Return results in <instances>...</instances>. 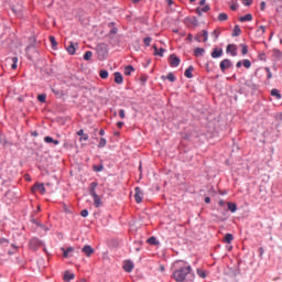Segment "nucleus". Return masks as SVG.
<instances>
[{
  "label": "nucleus",
  "instance_id": "nucleus-12",
  "mask_svg": "<svg viewBox=\"0 0 282 282\" xmlns=\"http://www.w3.org/2000/svg\"><path fill=\"white\" fill-rule=\"evenodd\" d=\"M33 191H39V193L45 195V185L43 183H35L33 185Z\"/></svg>",
  "mask_w": 282,
  "mask_h": 282
},
{
  "label": "nucleus",
  "instance_id": "nucleus-4",
  "mask_svg": "<svg viewBox=\"0 0 282 282\" xmlns=\"http://www.w3.org/2000/svg\"><path fill=\"white\" fill-rule=\"evenodd\" d=\"M45 246V242L41 240L39 237H33L29 240V248L33 252H36L39 248H43Z\"/></svg>",
  "mask_w": 282,
  "mask_h": 282
},
{
  "label": "nucleus",
  "instance_id": "nucleus-48",
  "mask_svg": "<svg viewBox=\"0 0 282 282\" xmlns=\"http://www.w3.org/2000/svg\"><path fill=\"white\" fill-rule=\"evenodd\" d=\"M119 117L121 118V120H124L127 118V115L124 113V109L119 110Z\"/></svg>",
  "mask_w": 282,
  "mask_h": 282
},
{
  "label": "nucleus",
  "instance_id": "nucleus-1",
  "mask_svg": "<svg viewBox=\"0 0 282 282\" xmlns=\"http://www.w3.org/2000/svg\"><path fill=\"white\" fill-rule=\"evenodd\" d=\"M172 279L176 282H193L195 281V272L193 267L184 260H178L176 262V268L173 271Z\"/></svg>",
  "mask_w": 282,
  "mask_h": 282
},
{
  "label": "nucleus",
  "instance_id": "nucleus-44",
  "mask_svg": "<svg viewBox=\"0 0 282 282\" xmlns=\"http://www.w3.org/2000/svg\"><path fill=\"white\" fill-rule=\"evenodd\" d=\"M165 48L164 47H161L159 50V53H154V56H160L161 58L164 57V53H165Z\"/></svg>",
  "mask_w": 282,
  "mask_h": 282
},
{
  "label": "nucleus",
  "instance_id": "nucleus-21",
  "mask_svg": "<svg viewBox=\"0 0 282 282\" xmlns=\"http://www.w3.org/2000/svg\"><path fill=\"white\" fill-rule=\"evenodd\" d=\"M76 278V275L69 271H66L65 274H64V281L65 282H68V281H72Z\"/></svg>",
  "mask_w": 282,
  "mask_h": 282
},
{
  "label": "nucleus",
  "instance_id": "nucleus-6",
  "mask_svg": "<svg viewBox=\"0 0 282 282\" xmlns=\"http://www.w3.org/2000/svg\"><path fill=\"white\" fill-rule=\"evenodd\" d=\"M220 72H226V69H230L232 67V61L225 58L219 64Z\"/></svg>",
  "mask_w": 282,
  "mask_h": 282
},
{
  "label": "nucleus",
  "instance_id": "nucleus-42",
  "mask_svg": "<svg viewBox=\"0 0 282 282\" xmlns=\"http://www.w3.org/2000/svg\"><path fill=\"white\" fill-rule=\"evenodd\" d=\"M240 47H241V54L243 56H246V54H248V45L246 44H240Z\"/></svg>",
  "mask_w": 282,
  "mask_h": 282
},
{
  "label": "nucleus",
  "instance_id": "nucleus-32",
  "mask_svg": "<svg viewBox=\"0 0 282 282\" xmlns=\"http://www.w3.org/2000/svg\"><path fill=\"white\" fill-rule=\"evenodd\" d=\"M0 144H2L3 147H8V144H10L8 139H6V135H3L2 133H0Z\"/></svg>",
  "mask_w": 282,
  "mask_h": 282
},
{
  "label": "nucleus",
  "instance_id": "nucleus-24",
  "mask_svg": "<svg viewBox=\"0 0 282 282\" xmlns=\"http://www.w3.org/2000/svg\"><path fill=\"white\" fill-rule=\"evenodd\" d=\"M239 21H240V23H246V21H252V14L248 13V14H246L243 17H240Z\"/></svg>",
  "mask_w": 282,
  "mask_h": 282
},
{
  "label": "nucleus",
  "instance_id": "nucleus-31",
  "mask_svg": "<svg viewBox=\"0 0 282 282\" xmlns=\"http://www.w3.org/2000/svg\"><path fill=\"white\" fill-rule=\"evenodd\" d=\"M273 56H274V58H276L278 61L281 59V58H282V52H281V50L274 48V50H273Z\"/></svg>",
  "mask_w": 282,
  "mask_h": 282
},
{
  "label": "nucleus",
  "instance_id": "nucleus-10",
  "mask_svg": "<svg viewBox=\"0 0 282 282\" xmlns=\"http://www.w3.org/2000/svg\"><path fill=\"white\" fill-rule=\"evenodd\" d=\"M224 56V48L215 47L212 52V58H221Z\"/></svg>",
  "mask_w": 282,
  "mask_h": 282
},
{
  "label": "nucleus",
  "instance_id": "nucleus-53",
  "mask_svg": "<svg viewBox=\"0 0 282 282\" xmlns=\"http://www.w3.org/2000/svg\"><path fill=\"white\" fill-rule=\"evenodd\" d=\"M109 34H118V28H112L110 31H109Z\"/></svg>",
  "mask_w": 282,
  "mask_h": 282
},
{
  "label": "nucleus",
  "instance_id": "nucleus-62",
  "mask_svg": "<svg viewBox=\"0 0 282 282\" xmlns=\"http://www.w3.org/2000/svg\"><path fill=\"white\" fill-rule=\"evenodd\" d=\"M260 10H262V11L265 10V2L260 3Z\"/></svg>",
  "mask_w": 282,
  "mask_h": 282
},
{
  "label": "nucleus",
  "instance_id": "nucleus-15",
  "mask_svg": "<svg viewBox=\"0 0 282 282\" xmlns=\"http://www.w3.org/2000/svg\"><path fill=\"white\" fill-rule=\"evenodd\" d=\"M31 221H32V224H35V226H37L39 228H42V230H44L45 232H47V230H50V228H47L41 221L36 220V218H34V217L31 218Z\"/></svg>",
  "mask_w": 282,
  "mask_h": 282
},
{
  "label": "nucleus",
  "instance_id": "nucleus-50",
  "mask_svg": "<svg viewBox=\"0 0 282 282\" xmlns=\"http://www.w3.org/2000/svg\"><path fill=\"white\" fill-rule=\"evenodd\" d=\"M80 215H82L83 217H89V210L83 209V210L80 212Z\"/></svg>",
  "mask_w": 282,
  "mask_h": 282
},
{
  "label": "nucleus",
  "instance_id": "nucleus-54",
  "mask_svg": "<svg viewBox=\"0 0 282 282\" xmlns=\"http://www.w3.org/2000/svg\"><path fill=\"white\" fill-rule=\"evenodd\" d=\"M0 243H10V240L8 238H0Z\"/></svg>",
  "mask_w": 282,
  "mask_h": 282
},
{
  "label": "nucleus",
  "instance_id": "nucleus-46",
  "mask_svg": "<svg viewBox=\"0 0 282 282\" xmlns=\"http://www.w3.org/2000/svg\"><path fill=\"white\" fill-rule=\"evenodd\" d=\"M202 36L204 37V39H203V43H206V41H208V31L203 30Z\"/></svg>",
  "mask_w": 282,
  "mask_h": 282
},
{
  "label": "nucleus",
  "instance_id": "nucleus-36",
  "mask_svg": "<svg viewBox=\"0 0 282 282\" xmlns=\"http://www.w3.org/2000/svg\"><path fill=\"white\" fill-rule=\"evenodd\" d=\"M153 41V39L151 36H147L143 39V43L145 45V47H151V42Z\"/></svg>",
  "mask_w": 282,
  "mask_h": 282
},
{
  "label": "nucleus",
  "instance_id": "nucleus-43",
  "mask_svg": "<svg viewBox=\"0 0 282 282\" xmlns=\"http://www.w3.org/2000/svg\"><path fill=\"white\" fill-rule=\"evenodd\" d=\"M51 90L53 91V94L55 96H63V90H61L58 88H51Z\"/></svg>",
  "mask_w": 282,
  "mask_h": 282
},
{
  "label": "nucleus",
  "instance_id": "nucleus-19",
  "mask_svg": "<svg viewBox=\"0 0 282 282\" xmlns=\"http://www.w3.org/2000/svg\"><path fill=\"white\" fill-rule=\"evenodd\" d=\"M63 257L68 259L69 252H74V247L62 248Z\"/></svg>",
  "mask_w": 282,
  "mask_h": 282
},
{
  "label": "nucleus",
  "instance_id": "nucleus-5",
  "mask_svg": "<svg viewBox=\"0 0 282 282\" xmlns=\"http://www.w3.org/2000/svg\"><path fill=\"white\" fill-rule=\"evenodd\" d=\"M134 199L137 204H142V199H144V192H142V188L140 187L134 188Z\"/></svg>",
  "mask_w": 282,
  "mask_h": 282
},
{
  "label": "nucleus",
  "instance_id": "nucleus-56",
  "mask_svg": "<svg viewBox=\"0 0 282 282\" xmlns=\"http://www.w3.org/2000/svg\"><path fill=\"white\" fill-rule=\"evenodd\" d=\"M117 127H118V129H122V127H124V122L123 121H118Z\"/></svg>",
  "mask_w": 282,
  "mask_h": 282
},
{
  "label": "nucleus",
  "instance_id": "nucleus-29",
  "mask_svg": "<svg viewBox=\"0 0 282 282\" xmlns=\"http://www.w3.org/2000/svg\"><path fill=\"white\" fill-rule=\"evenodd\" d=\"M99 76H100V78H102V80H106V78H109V70H107V69H101V70L99 72Z\"/></svg>",
  "mask_w": 282,
  "mask_h": 282
},
{
  "label": "nucleus",
  "instance_id": "nucleus-28",
  "mask_svg": "<svg viewBox=\"0 0 282 282\" xmlns=\"http://www.w3.org/2000/svg\"><path fill=\"white\" fill-rule=\"evenodd\" d=\"M50 41H51V44H52V47L53 50H57L58 47V42H56V37H54L53 35H50Z\"/></svg>",
  "mask_w": 282,
  "mask_h": 282
},
{
  "label": "nucleus",
  "instance_id": "nucleus-14",
  "mask_svg": "<svg viewBox=\"0 0 282 282\" xmlns=\"http://www.w3.org/2000/svg\"><path fill=\"white\" fill-rule=\"evenodd\" d=\"M115 83L117 85H122V83H124V77H122V73L120 72L115 73Z\"/></svg>",
  "mask_w": 282,
  "mask_h": 282
},
{
  "label": "nucleus",
  "instance_id": "nucleus-47",
  "mask_svg": "<svg viewBox=\"0 0 282 282\" xmlns=\"http://www.w3.org/2000/svg\"><path fill=\"white\" fill-rule=\"evenodd\" d=\"M44 142H46V144H53L54 138H52V137H45V138H44Z\"/></svg>",
  "mask_w": 282,
  "mask_h": 282
},
{
  "label": "nucleus",
  "instance_id": "nucleus-8",
  "mask_svg": "<svg viewBox=\"0 0 282 282\" xmlns=\"http://www.w3.org/2000/svg\"><path fill=\"white\" fill-rule=\"evenodd\" d=\"M180 63H182V61L180 59V57H177V55L175 54L170 55L171 67H180Z\"/></svg>",
  "mask_w": 282,
  "mask_h": 282
},
{
  "label": "nucleus",
  "instance_id": "nucleus-60",
  "mask_svg": "<svg viewBox=\"0 0 282 282\" xmlns=\"http://www.w3.org/2000/svg\"><path fill=\"white\" fill-rule=\"evenodd\" d=\"M187 41H188L189 43H193V34L189 33V34L187 35Z\"/></svg>",
  "mask_w": 282,
  "mask_h": 282
},
{
  "label": "nucleus",
  "instance_id": "nucleus-9",
  "mask_svg": "<svg viewBox=\"0 0 282 282\" xmlns=\"http://www.w3.org/2000/svg\"><path fill=\"white\" fill-rule=\"evenodd\" d=\"M226 54H230V56H237V46L235 44H228L226 47Z\"/></svg>",
  "mask_w": 282,
  "mask_h": 282
},
{
  "label": "nucleus",
  "instance_id": "nucleus-27",
  "mask_svg": "<svg viewBox=\"0 0 282 282\" xmlns=\"http://www.w3.org/2000/svg\"><path fill=\"white\" fill-rule=\"evenodd\" d=\"M228 210L230 213H237V204L235 203H227Z\"/></svg>",
  "mask_w": 282,
  "mask_h": 282
},
{
  "label": "nucleus",
  "instance_id": "nucleus-51",
  "mask_svg": "<svg viewBox=\"0 0 282 282\" xmlns=\"http://www.w3.org/2000/svg\"><path fill=\"white\" fill-rule=\"evenodd\" d=\"M210 10V6L206 4L205 7L200 8L202 12H208Z\"/></svg>",
  "mask_w": 282,
  "mask_h": 282
},
{
  "label": "nucleus",
  "instance_id": "nucleus-22",
  "mask_svg": "<svg viewBox=\"0 0 282 282\" xmlns=\"http://www.w3.org/2000/svg\"><path fill=\"white\" fill-rule=\"evenodd\" d=\"M271 96H273V98H276V100H281L282 98L281 91L276 88H273L271 90Z\"/></svg>",
  "mask_w": 282,
  "mask_h": 282
},
{
  "label": "nucleus",
  "instance_id": "nucleus-63",
  "mask_svg": "<svg viewBox=\"0 0 282 282\" xmlns=\"http://www.w3.org/2000/svg\"><path fill=\"white\" fill-rule=\"evenodd\" d=\"M205 204H210V196L205 197Z\"/></svg>",
  "mask_w": 282,
  "mask_h": 282
},
{
  "label": "nucleus",
  "instance_id": "nucleus-16",
  "mask_svg": "<svg viewBox=\"0 0 282 282\" xmlns=\"http://www.w3.org/2000/svg\"><path fill=\"white\" fill-rule=\"evenodd\" d=\"M66 51L70 56H74V54H76V44H74V42H69V45L66 47Z\"/></svg>",
  "mask_w": 282,
  "mask_h": 282
},
{
  "label": "nucleus",
  "instance_id": "nucleus-33",
  "mask_svg": "<svg viewBox=\"0 0 282 282\" xmlns=\"http://www.w3.org/2000/svg\"><path fill=\"white\" fill-rule=\"evenodd\" d=\"M93 170L95 171V173H100V172L105 171V165H102V164L94 165Z\"/></svg>",
  "mask_w": 282,
  "mask_h": 282
},
{
  "label": "nucleus",
  "instance_id": "nucleus-40",
  "mask_svg": "<svg viewBox=\"0 0 282 282\" xmlns=\"http://www.w3.org/2000/svg\"><path fill=\"white\" fill-rule=\"evenodd\" d=\"M196 274H198V276H200V279H206V271H204L202 269H197Z\"/></svg>",
  "mask_w": 282,
  "mask_h": 282
},
{
  "label": "nucleus",
  "instance_id": "nucleus-38",
  "mask_svg": "<svg viewBox=\"0 0 282 282\" xmlns=\"http://www.w3.org/2000/svg\"><path fill=\"white\" fill-rule=\"evenodd\" d=\"M91 56H94V53L91 51H87L84 54V61H91Z\"/></svg>",
  "mask_w": 282,
  "mask_h": 282
},
{
  "label": "nucleus",
  "instance_id": "nucleus-25",
  "mask_svg": "<svg viewBox=\"0 0 282 282\" xmlns=\"http://www.w3.org/2000/svg\"><path fill=\"white\" fill-rule=\"evenodd\" d=\"M231 36H241V28H239V24H236L234 26V32H232Z\"/></svg>",
  "mask_w": 282,
  "mask_h": 282
},
{
  "label": "nucleus",
  "instance_id": "nucleus-20",
  "mask_svg": "<svg viewBox=\"0 0 282 282\" xmlns=\"http://www.w3.org/2000/svg\"><path fill=\"white\" fill-rule=\"evenodd\" d=\"M133 72H135V68L132 65H128L124 67V76H131V74H133Z\"/></svg>",
  "mask_w": 282,
  "mask_h": 282
},
{
  "label": "nucleus",
  "instance_id": "nucleus-52",
  "mask_svg": "<svg viewBox=\"0 0 282 282\" xmlns=\"http://www.w3.org/2000/svg\"><path fill=\"white\" fill-rule=\"evenodd\" d=\"M241 274V269H239V267H237L235 270H234V276H237Z\"/></svg>",
  "mask_w": 282,
  "mask_h": 282
},
{
  "label": "nucleus",
  "instance_id": "nucleus-13",
  "mask_svg": "<svg viewBox=\"0 0 282 282\" xmlns=\"http://www.w3.org/2000/svg\"><path fill=\"white\" fill-rule=\"evenodd\" d=\"M133 268H134V265L131 260L126 261L123 264L124 272H133Z\"/></svg>",
  "mask_w": 282,
  "mask_h": 282
},
{
  "label": "nucleus",
  "instance_id": "nucleus-17",
  "mask_svg": "<svg viewBox=\"0 0 282 282\" xmlns=\"http://www.w3.org/2000/svg\"><path fill=\"white\" fill-rule=\"evenodd\" d=\"M195 70V67L193 65H189L184 73V76L186 78H193V72Z\"/></svg>",
  "mask_w": 282,
  "mask_h": 282
},
{
  "label": "nucleus",
  "instance_id": "nucleus-57",
  "mask_svg": "<svg viewBox=\"0 0 282 282\" xmlns=\"http://www.w3.org/2000/svg\"><path fill=\"white\" fill-rule=\"evenodd\" d=\"M246 2H243V6H252V0H243Z\"/></svg>",
  "mask_w": 282,
  "mask_h": 282
},
{
  "label": "nucleus",
  "instance_id": "nucleus-7",
  "mask_svg": "<svg viewBox=\"0 0 282 282\" xmlns=\"http://www.w3.org/2000/svg\"><path fill=\"white\" fill-rule=\"evenodd\" d=\"M82 252L89 258L91 254H94V252H96V249H94L91 245H85L82 248Z\"/></svg>",
  "mask_w": 282,
  "mask_h": 282
},
{
  "label": "nucleus",
  "instance_id": "nucleus-30",
  "mask_svg": "<svg viewBox=\"0 0 282 282\" xmlns=\"http://www.w3.org/2000/svg\"><path fill=\"white\" fill-rule=\"evenodd\" d=\"M148 243H150V246H158L160 242L158 241V238H155V236H152L148 239Z\"/></svg>",
  "mask_w": 282,
  "mask_h": 282
},
{
  "label": "nucleus",
  "instance_id": "nucleus-3",
  "mask_svg": "<svg viewBox=\"0 0 282 282\" xmlns=\"http://www.w3.org/2000/svg\"><path fill=\"white\" fill-rule=\"evenodd\" d=\"M98 61H105L109 56V46L105 43H99L95 47Z\"/></svg>",
  "mask_w": 282,
  "mask_h": 282
},
{
  "label": "nucleus",
  "instance_id": "nucleus-34",
  "mask_svg": "<svg viewBox=\"0 0 282 282\" xmlns=\"http://www.w3.org/2000/svg\"><path fill=\"white\" fill-rule=\"evenodd\" d=\"M97 147L98 149H105V147H107V139L101 138Z\"/></svg>",
  "mask_w": 282,
  "mask_h": 282
},
{
  "label": "nucleus",
  "instance_id": "nucleus-61",
  "mask_svg": "<svg viewBox=\"0 0 282 282\" xmlns=\"http://www.w3.org/2000/svg\"><path fill=\"white\" fill-rule=\"evenodd\" d=\"M8 254H9V257H12V254H17V250H14V249H13V251H12V250H9V251H8Z\"/></svg>",
  "mask_w": 282,
  "mask_h": 282
},
{
  "label": "nucleus",
  "instance_id": "nucleus-18",
  "mask_svg": "<svg viewBox=\"0 0 282 282\" xmlns=\"http://www.w3.org/2000/svg\"><path fill=\"white\" fill-rule=\"evenodd\" d=\"M77 135H80V141L87 142L89 140V134L85 133V130L80 129L77 131Z\"/></svg>",
  "mask_w": 282,
  "mask_h": 282
},
{
  "label": "nucleus",
  "instance_id": "nucleus-39",
  "mask_svg": "<svg viewBox=\"0 0 282 282\" xmlns=\"http://www.w3.org/2000/svg\"><path fill=\"white\" fill-rule=\"evenodd\" d=\"M242 65L246 69H250V67H252V62H250V59H243Z\"/></svg>",
  "mask_w": 282,
  "mask_h": 282
},
{
  "label": "nucleus",
  "instance_id": "nucleus-2",
  "mask_svg": "<svg viewBox=\"0 0 282 282\" xmlns=\"http://www.w3.org/2000/svg\"><path fill=\"white\" fill-rule=\"evenodd\" d=\"M96 188H98V182L90 183L88 193L93 196L95 208H100L102 206V198H100L98 193H96Z\"/></svg>",
  "mask_w": 282,
  "mask_h": 282
},
{
  "label": "nucleus",
  "instance_id": "nucleus-59",
  "mask_svg": "<svg viewBox=\"0 0 282 282\" xmlns=\"http://www.w3.org/2000/svg\"><path fill=\"white\" fill-rule=\"evenodd\" d=\"M242 65H243V62L238 61L237 64H236V67L239 69Z\"/></svg>",
  "mask_w": 282,
  "mask_h": 282
},
{
  "label": "nucleus",
  "instance_id": "nucleus-41",
  "mask_svg": "<svg viewBox=\"0 0 282 282\" xmlns=\"http://www.w3.org/2000/svg\"><path fill=\"white\" fill-rule=\"evenodd\" d=\"M46 99H47V95H45V94H40L37 96L39 102H45Z\"/></svg>",
  "mask_w": 282,
  "mask_h": 282
},
{
  "label": "nucleus",
  "instance_id": "nucleus-26",
  "mask_svg": "<svg viewBox=\"0 0 282 282\" xmlns=\"http://www.w3.org/2000/svg\"><path fill=\"white\" fill-rule=\"evenodd\" d=\"M234 239H235V236L232 234H226L224 241H225V243H232Z\"/></svg>",
  "mask_w": 282,
  "mask_h": 282
},
{
  "label": "nucleus",
  "instance_id": "nucleus-55",
  "mask_svg": "<svg viewBox=\"0 0 282 282\" xmlns=\"http://www.w3.org/2000/svg\"><path fill=\"white\" fill-rule=\"evenodd\" d=\"M196 14L198 17H202V14H203L202 7L196 8Z\"/></svg>",
  "mask_w": 282,
  "mask_h": 282
},
{
  "label": "nucleus",
  "instance_id": "nucleus-45",
  "mask_svg": "<svg viewBox=\"0 0 282 282\" xmlns=\"http://www.w3.org/2000/svg\"><path fill=\"white\" fill-rule=\"evenodd\" d=\"M265 72H267V78L268 80H270L272 78V70H270V67H264Z\"/></svg>",
  "mask_w": 282,
  "mask_h": 282
},
{
  "label": "nucleus",
  "instance_id": "nucleus-35",
  "mask_svg": "<svg viewBox=\"0 0 282 282\" xmlns=\"http://www.w3.org/2000/svg\"><path fill=\"white\" fill-rule=\"evenodd\" d=\"M218 21L220 22L228 21V13H225V12L219 13Z\"/></svg>",
  "mask_w": 282,
  "mask_h": 282
},
{
  "label": "nucleus",
  "instance_id": "nucleus-58",
  "mask_svg": "<svg viewBox=\"0 0 282 282\" xmlns=\"http://www.w3.org/2000/svg\"><path fill=\"white\" fill-rule=\"evenodd\" d=\"M259 31H261L262 34H265V28H264L263 25H260V26H259L258 32H259Z\"/></svg>",
  "mask_w": 282,
  "mask_h": 282
},
{
  "label": "nucleus",
  "instance_id": "nucleus-23",
  "mask_svg": "<svg viewBox=\"0 0 282 282\" xmlns=\"http://www.w3.org/2000/svg\"><path fill=\"white\" fill-rule=\"evenodd\" d=\"M206 50L205 48H202V47H196L194 50V56H196L198 58V56H204Z\"/></svg>",
  "mask_w": 282,
  "mask_h": 282
},
{
  "label": "nucleus",
  "instance_id": "nucleus-64",
  "mask_svg": "<svg viewBox=\"0 0 282 282\" xmlns=\"http://www.w3.org/2000/svg\"><path fill=\"white\" fill-rule=\"evenodd\" d=\"M11 248H13V250H15V251L19 250V246H17L14 243L11 245Z\"/></svg>",
  "mask_w": 282,
  "mask_h": 282
},
{
  "label": "nucleus",
  "instance_id": "nucleus-11",
  "mask_svg": "<svg viewBox=\"0 0 282 282\" xmlns=\"http://www.w3.org/2000/svg\"><path fill=\"white\" fill-rule=\"evenodd\" d=\"M7 63H9V65L11 63V69H17L18 63H19V57H17V56L8 57Z\"/></svg>",
  "mask_w": 282,
  "mask_h": 282
},
{
  "label": "nucleus",
  "instance_id": "nucleus-49",
  "mask_svg": "<svg viewBox=\"0 0 282 282\" xmlns=\"http://www.w3.org/2000/svg\"><path fill=\"white\" fill-rule=\"evenodd\" d=\"M212 36H214L215 41H217L219 39V31L215 30L212 32Z\"/></svg>",
  "mask_w": 282,
  "mask_h": 282
},
{
  "label": "nucleus",
  "instance_id": "nucleus-37",
  "mask_svg": "<svg viewBox=\"0 0 282 282\" xmlns=\"http://www.w3.org/2000/svg\"><path fill=\"white\" fill-rule=\"evenodd\" d=\"M166 79L170 80V83H175V80H177V78L175 77V74L173 73H169L166 75Z\"/></svg>",
  "mask_w": 282,
  "mask_h": 282
}]
</instances>
